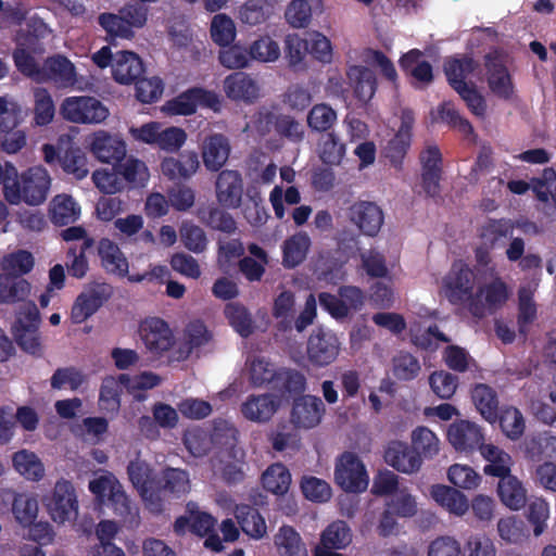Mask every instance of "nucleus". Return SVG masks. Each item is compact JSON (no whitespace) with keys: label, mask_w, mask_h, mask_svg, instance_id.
<instances>
[{"label":"nucleus","mask_w":556,"mask_h":556,"mask_svg":"<svg viewBox=\"0 0 556 556\" xmlns=\"http://www.w3.org/2000/svg\"><path fill=\"white\" fill-rule=\"evenodd\" d=\"M243 457L244 453L241 448L232 447L229 451H224L219 458L214 462V470L230 482L238 481L244 473L245 465Z\"/></svg>","instance_id":"39"},{"label":"nucleus","mask_w":556,"mask_h":556,"mask_svg":"<svg viewBox=\"0 0 556 556\" xmlns=\"http://www.w3.org/2000/svg\"><path fill=\"white\" fill-rule=\"evenodd\" d=\"M345 152V144L333 132L323 136L318 142V156L327 165H339Z\"/></svg>","instance_id":"59"},{"label":"nucleus","mask_w":556,"mask_h":556,"mask_svg":"<svg viewBox=\"0 0 556 556\" xmlns=\"http://www.w3.org/2000/svg\"><path fill=\"white\" fill-rule=\"evenodd\" d=\"M447 480L462 490H476L482 481V477L471 466L454 464L447 469Z\"/></svg>","instance_id":"58"},{"label":"nucleus","mask_w":556,"mask_h":556,"mask_svg":"<svg viewBox=\"0 0 556 556\" xmlns=\"http://www.w3.org/2000/svg\"><path fill=\"white\" fill-rule=\"evenodd\" d=\"M220 105L222 101L214 91L193 88L165 102L161 111L172 116L190 115L194 113L198 108H208L213 111H219Z\"/></svg>","instance_id":"11"},{"label":"nucleus","mask_w":556,"mask_h":556,"mask_svg":"<svg viewBox=\"0 0 556 556\" xmlns=\"http://www.w3.org/2000/svg\"><path fill=\"white\" fill-rule=\"evenodd\" d=\"M421 52L417 49L410 50L400 60L403 71L409 73L415 83L424 86L432 80V68L429 63L420 61Z\"/></svg>","instance_id":"50"},{"label":"nucleus","mask_w":556,"mask_h":556,"mask_svg":"<svg viewBox=\"0 0 556 556\" xmlns=\"http://www.w3.org/2000/svg\"><path fill=\"white\" fill-rule=\"evenodd\" d=\"M348 78L353 87L355 97L361 102L369 101L376 91V77L367 67L353 65L348 70Z\"/></svg>","instance_id":"41"},{"label":"nucleus","mask_w":556,"mask_h":556,"mask_svg":"<svg viewBox=\"0 0 556 556\" xmlns=\"http://www.w3.org/2000/svg\"><path fill=\"white\" fill-rule=\"evenodd\" d=\"M88 489L99 505L112 508L116 515L125 519L136 518L137 508L131 505L123 485L113 473L109 471L96 473L89 481Z\"/></svg>","instance_id":"5"},{"label":"nucleus","mask_w":556,"mask_h":556,"mask_svg":"<svg viewBox=\"0 0 556 556\" xmlns=\"http://www.w3.org/2000/svg\"><path fill=\"white\" fill-rule=\"evenodd\" d=\"M410 443L414 451L424 459L434 458L441 450V440L428 427L418 426L410 433Z\"/></svg>","instance_id":"42"},{"label":"nucleus","mask_w":556,"mask_h":556,"mask_svg":"<svg viewBox=\"0 0 556 556\" xmlns=\"http://www.w3.org/2000/svg\"><path fill=\"white\" fill-rule=\"evenodd\" d=\"M497 496L501 503L510 510L518 511L527 503V490L522 482L511 473L502 478L496 488Z\"/></svg>","instance_id":"34"},{"label":"nucleus","mask_w":556,"mask_h":556,"mask_svg":"<svg viewBox=\"0 0 556 556\" xmlns=\"http://www.w3.org/2000/svg\"><path fill=\"white\" fill-rule=\"evenodd\" d=\"M217 202L227 208L238 207L242 199V180L238 172L219 173L215 184Z\"/></svg>","instance_id":"26"},{"label":"nucleus","mask_w":556,"mask_h":556,"mask_svg":"<svg viewBox=\"0 0 556 556\" xmlns=\"http://www.w3.org/2000/svg\"><path fill=\"white\" fill-rule=\"evenodd\" d=\"M117 173L132 187H146L150 179V170L144 161L128 156L118 162Z\"/></svg>","instance_id":"47"},{"label":"nucleus","mask_w":556,"mask_h":556,"mask_svg":"<svg viewBox=\"0 0 556 556\" xmlns=\"http://www.w3.org/2000/svg\"><path fill=\"white\" fill-rule=\"evenodd\" d=\"M420 161L424 189L428 194L433 195L438 191L441 173V153L439 149L433 146L426 148L420 155Z\"/></svg>","instance_id":"38"},{"label":"nucleus","mask_w":556,"mask_h":556,"mask_svg":"<svg viewBox=\"0 0 556 556\" xmlns=\"http://www.w3.org/2000/svg\"><path fill=\"white\" fill-rule=\"evenodd\" d=\"M414 123V116L410 111L404 110L401 115V126L383 150L386 159L391 165L400 168L406 152L410 146V129Z\"/></svg>","instance_id":"24"},{"label":"nucleus","mask_w":556,"mask_h":556,"mask_svg":"<svg viewBox=\"0 0 556 556\" xmlns=\"http://www.w3.org/2000/svg\"><path fill=\"white\" fill-rule=\"evenodd\" d=\"M334 481L345 492L362 493L368 488L369 475L356 454L345 452L336 460Z\"/></svg>","instance_id":"10"},{"label":"nucleus","mask_w":556,"mask_h":556,"mask_svg":"<svg viewBox=\"0 0 556 556\" xmlns=\"http://www.w3.org/2000/svg\"><path fill=\"white\" fill-rule=\"evenodd\" d=\"M472 401L480 415L493 424L497 418V400L495 393L485 384H478L472 390Z\"/></svg>","instance_id":"56"},{"label":"nucleus","mask_w":556,"mask_h":556,"mask_svg":"<svg viewBox=\"0 0 556 556\" xmlns=\"http://www.w3.org/2000/svg\"><path fill=\"white\" fill-rule=\"evenodd\" d=\"M43 51V47L20 39L18 49L13 55L18 71L38 83L51 81L59 88L74 87L79 81L75 64L66 56L55 54L40 65L36 56Z\"/></svg>","instance_id":"1"},{"label":"nucleus","mask_w":556,"mask_h":556,"mask_svg":"<svg viewBox=\"0 0 556 556\" xmlns=\"http://www.w3.org/2000/svg\"><path fill=\"white\" fill-rule=\"evenodd\" d=\"M128 476L148 508L153 513L160 511V481L152 476L149 465L140 459L131 462L128 466Z\"/></svg>","instance_id":"16"},{"label":"nucleus","mask_w":556,"mask_h":556,"mask_svg":"<svg viewBox=\"0 0 556 556\" xmlns=\"http://www.w3.org/2000/svg\"><path fill=\"white\" fill-rule=\"evenodd\" d=\"M49 214L53 224L63 226L78 220L81 207L71 194L59 193L49 203Z\"/></svg>","instance_id":"37"},{"label":"nucleus","mask_w":556,"mask_h":556,"mask_svg":"<svg viewBox=\"0 0 556 556\" xmlns=\"http://www.w3.org/2000/svg\"><path fill=\"white\" fill-rule=\"evenodd\" d=\"M383 459L387 465L405 475H414L422 467L420 455L414 451L413 446L400 440L387 443Z\"/></svg>","instance_id":"19"},{"label":"nucleus","mask_w":556,"mask_h":556,"mask_svg":"<svg viewBox=\"0 0 556 556\" xmlns=\"http://www.w3.org/2000/svg\"><path fill=\"white\" fill-rule=\"evenodd\" d=\"M140 340L152 354L161 355L174 350L176 340L169 325L159 317H148L139 325Z\"/></svg>","instance_id":"14"},{"label":"nucleus","mask_w":556,"mask_h":556,"mask_svg":"<svg viewBox=\"0 0 556 556\" xmlns=\"http://www.w3.org/2000/svg\"><path fill=\"white\" fill-rule=\"evenodd\" d=\"M309 54L317 61L329 64L333 60V45L331 40L318 30L307 33Z\"/></svg>","instance_id":"63"},{"label":"nucleus","mask_w":556,"mask_h":556,"mask_svg":"<svg viewBox=\"0 0 556 556\" xmlns=\"http://www.w3.org/2000/svg\"><path fill=\"white\" fill-rule=\"evenodd\" d=\"M215 525L216 519L210 514L189 508L187 515L176 519L174 529L179 534L190 530L200 536L207 535L204 546L213 552H220L224 549L223 541L216 533H211Z\"/></svg>","instance_id":"12"},{"label":"nucleus","mask_w":556,"mask_h":556,"mask_svg":"<svg viewBox=\"0 0 556 556\" xmlns=\"http://www.w3.org/2000/svg\"><path fill=\"white\" fill-rule=\"evenodd\" d=\"M386 507H389L399 518H412L418 513L417 497L407 486H402L401 490L389 496Z\"/></svg>","instance_id":"53"},{"label":"nucleus","mask_w":556,"mask_h":556,"mask_svg":"<svg viewBox=\"0 0 556 556\" xmlns=\"http://www.w3.org/2000/svg\"><path fill=\"white\" fill-rule=\"evenodd\" d=\"M129 135L136 142L148 144L168 153L179 151L188 139L185 129L177 126H164L155 121L131 126Z\"/></svg>","instance_id":"6"},{"label":"nucleus","mask_w":556,"mask_h":556,"mask_svg":"<svg viewBox=\"0 0 556 556\" xmlns=\"http://www.w3.org/2000/svg\"><path fill=\"white\" fill-rule=\"evenodd\" d=\"M143 71L140 58L131 51H118L112 62V75L123 85L131 84Z\"/></svg>","instance_id":"36"},{"label":"nucleus","mask_w":556,"mask_h":556,"mask_svg":"<svg viewBox=\"0 0 556 556\" xmlns=\"http://www.w3.org/2000/svg\"><path fill=\"white\" fill-rule=\"evenodd\" d=\"M200 163L195 152L190 151L176 156L162 159L161 173L172 180L189 179L199 169Z\"/></svg>","instance_id":"29"},{"label":"nucleus","mask_w":556,"mask_h":556,"mask_svg":"<svg viewBox=\"0 0 556 556\" xmlns=\"http://www.w3.org/2000/svg\"><path fill=\"white\" fill-rule=\"evenodd\" d=\"M479 453L485 462L483 472L486 476L502 478L510 473L514 462L511 456L502 447L484 442L480 445Z\"/></svg>","instance_id":"30"},{"label":"nucleus","mask_w":556,"mask_h":556,"mask_svg":"<svg viewBox=\"0 0 556 556\" xmlns=\"http://www.w3.org/2000/svg\"><path fill=\"white\" fill-rule=\"evenodd\" d=\"M429 494L438 505L453 515L464 516L469 509L467 496L455 488L434 484L430 488Z\"/></svg>","instance_id":"33"},{"label":"nucleus","mask_w":556,"mask_h":556,"mask_svg":"<svg viewBox=\"0 0 556 556\" xmlns=\"http://www.w3.org/2000/svg\"><path fill=\"white\" fill-rule=\"evenodd\" d=\"M223 90L235 102L253 103L261 97V86L256 78L244 72H236L225 77Z\"/></svg>","instance_id":"20"},{"label":"nucleus","mask_w":556,"mask_h":556,"mask_svg":"<svg viewBox=\"0 0 556 556\" xmlns=\"http://www.w3.org/2000/svg\"><path fill=\"white\" fill-rule=\"evenodd\" d=\"M339 337L326 329L315 330L307 341V359L314 367H326L332 364L340 354Z\"/></svg>","instance_id":"15"},{"label":"nucleus","mask_w":556,"mask_h":556,"mask_svg":"<svg viewBox=\"0 0 556 556\" xmlns=\"http://www.w3.org/2000/svg\"><path fill=\"white\" fill-rule=\"evenodd\" d=\"M500 426L503 433L510 440L520 438L526 428L523 416L516 407H505L502 409Z\"/></svg>","instance_id":"64"},{"label":"nucleus","mask_w":556,"mask_h":556,"mask_svg":"<svg viewBox=\"0 0 556 556\" xmlns=\"http://www.w3.org/2000/svg\"><path fill=\"white\" fill-rule=\"evenodd\" d=\"M12 513L18 525L30 527L39 514L37 497L28 493L17 494L12 503Z\"/></svg>","instance_id":"49"},{"label":"nucleus","mask_w":556,"mask_h":556,"mask_svg":"<svg viewBox=\"0 0 556 556\" xmlns=\"http://www.w3.org/2000/svg\"><path fill=\"white\" fill-rule=\"evenodd\" d=\"M50 172L40 164L12 175L2 188L4 200L11 205L41 206L46 203L52 188Z\"/></svg>","instance_id":"2"},{"label":"nucleus","mask_w":556,"mask_h":556,"mask_svg":"<svg viewBox=\"0 0 556 556\" xmlns=\"http://www.w3.org/2000/svg\"><path fill=\"white\" fill-rule=\"evenodd\" d=\"M300 486L304 497L311 502L325 503L332 495L329 483L314 476H303Z\"/></svg>","instance_id":"62"},{"label":"nucleus","mask_w":556,"mask_h":556,"mask_svg":"<svg viewBox=\"0 0 556 556\" xmlns=\"http://www.w3.org/2000/svg\"><path fill=\"white\" fill-rule=\"evenodd\" d=\"M250 58L260 63H274L281 55L279 43L268 35H262L249 46Z\"/></svg>","instance_id":"54"},{"label":"nucleus","mask_w":556,"mask_h":556,"mask_svg":"<svg viewBox=\"0 0 556 556\" xmlns=\"http://www.w3.org/2000/svg\"><path fill=\"white\" fill-rule=\"evenodd\" d=\"M210 36L219 47L231 45L237 37V27L233 20L225 13L215 14L210 23Z\"/></svg>","instance_id":"51"},{"label":"nucleus","mask_w":556,"mask_h":556,"mask_svg":"<svg viewBox=\"0 0 556 556\" xmlns=\"http://www.w3.org/2000/svg\"><path fill=\"white\" fill-rule=\"evenodd\" d=\"M477 289L478 265L472 270L466 264L457 262L443 277L440 292L452 303L464 304L469 311Z\"/></svg>","instance_id":"8"},{"label":"nucleus","mask_w":556,"mask_h":556,"mask_svg":"<svg viewBox=\"0 0 556 556\" xmlns=\"http://www.w3.org/2000/svg\"><path fill=\"white\" fill-rule=\"evenodd\" d=\"M233 515L241 531L250 539L260 541L267 536V522L256 508L249 505H237Z\"/></svg>","instance_id":"32"},{"label":"nucleus","mask_w":556,"mask_h":556,"mask_svg":"<svg viewBox=\"0 0 556 556\" xmlns=\"http://www.w3.org/2000/svg\"><path fill=\"white\" fill-rule=\"evenodd\" d=\"M311 238L305 232H298L288 238L282 244V264L287 268H294L307 256L311 248Z\"/></svg>","instance_id":"43"},{"label":"nucleus","mask_w":556,"mask_h":556,"mask_svg":"<svg viewBox=\"0 0 556 556\" xmlns=\"http://www.w3.org/2000/svg\"><path fill=\"white\" fill-rule=\"evenodd\" d=\"M278 556H308L307 546L301 534L289 525H282L273 536Z\"/></svg>","instance_id":"31"},{"label":"nucleus","mask_w":556,"mask_h":556,"mask_svg":"<svg viewBox=\"0 0 556 556\" xmlns=\"http://www.w3.org/2000/svg\"><path fill=\"white\" fill-rule=\"evenodd\" d=\"M34 124L46 126L50 124L55 115V106L51 93L46 88L34 89Z\"/></svg>","instance_id":"55"},{"label":"nucleus","mask_w":556,"mask_h":556,"mask_svg":"<svg viewBox=\"0 0 556 556\" xmlns=\"http://www.w3.org/2000/svg\"><path fill=\"white\" fill-rule=\"evenodd\" d=\"M447 441L458 452L470 453L480 450L484 444L482 429L469 420H458L450 425L447 429Z\"/></svg>","instance_id":"21"},{"label":"nucleus","mask_w":556,"mask_h":556,"mask_svg":"<svg viewBox=\"0 0 556 556\" xmlns=\"http://www.w3.org/2000/svg\"><path fill=\"white\" fill-rule=\"evenodd\" d=\"M126 389V375L106 377L100 389L99 405L105 412H116L119 408V394Z\"/></svg>","instance_id":"48"},{"label":"nucleus","mask_w":556,"mask_h":556,"mask_svg":"<svg viewBox=\"0 0 556 556\" xmlns=\"http://www.w3.org/2000/svg\"><path fill=\"white\" fill-rule=\"evenodd\" d=\"M212 333L201 320H192L186 325L173 350V358L184 361L212 341Z\"/></svg>","instance_id":"18"},{"label":"nucleus","mask_w":556,"mask_h":556,"mask_svg":"<svg viewBox=\"0 0 556 556\" xmlns=\"http://www.w3.org/2000/svg\"><path fill=\"white\" fill-rule=\"evenodd\" d=\"M536 285L529 283L519 289V314L518 325L520 332L525 333L529 325H531L536 318V306L533 302V293Z\"/></svg>","instance_id":"60"},{"label":"nucleus","mask_w":556,"mask_h":556,"mask_svg":"<svg viewBox=\"0 0 556 556\" xmlns=\"http://www.w3.org/2000/svg\"><path fill=\"white\" fill-rule=\"evenodd\" d=\"M489 68V87L491 91L503 99H509L514 92L513 83L507 70L495 62H488Z\"/></svg>","instance_id":"57"},{"label":"nucleus","mask_w":556,"mask_h":556,"mask_svg":"<svg viewBox=\"0 0 556 556\" xmlns=\"http://www.w3.org/2000/svg\"><path fill=\"white\" fill-rule=\"evenodd\" d=\"M248 251L250 255L239 262L240 271L249 281H258L268 264L267 253L256 244L249 245Z\"/></svg>","instance_id":"46"},{"label":"nucleus","mask_w":556,"mask_h":556,"mask_svg":"<svg viewBox=\"0 0 556 556\" xmlns=\"http://www.w3.org/2000/svg\"><path fill=\"white\" fill-rule=\"evenodd\" d=\"M14 470L27 481L39 482L46 477L41 458L33 451L22 448L12 454Z\"/></svg>","instance_id":"35"},{"label":"nucleus","mask_w":556,"mask_h":556,"mask_svg":"<svg viewBox=\"0 0 556 556\" xmlns=\"http://www.w3.org/2000/svg\"><path fill=\"white\" fill-rule=\"evenodd\" d=\"M280 405V400L275 395H252L241 404L240 412L245 419L261 424L268 421Z\"/></svg>","instance_id":"27"},{"label":"nucleus","mask_w":556,"mask_h":556,"mask_svg":"<svg viewBox=\"0 0 556 556\" xmlns=\"http://www.w3.org/2000/svg\"><path fill=\"white\" fill-rule=\"evenodd\" d=\"M112 289L104 282H90L77 296L72 311L71 318L75 324H81L92 316L102 304L110 298Z\"/></svg>","instance_id":"17"},{"label":"nucleus","mask_w":556,"mask_h":556,"mask_svg":"<svg viewBox=\"0 0 556 556\" xmlns=\"http://www.w3.org/2000/svg\"><path fill=\"white\" fill-rule=\"evenodd\" d=\"M42 503L51 520L58 525L72 523L78 517L79 503L76 490L66 479H59L42 498Z\"/></svg>","instance_id":"7"},{"label":"nucleus","mask_w":556,"mask_h":556,"mask_svg":"<svg viewBox=\"0 0 556 556\" xmlns=\"http://www.w3.org/2000/svg\"><path fill=\"white\" fill-rule=\"evenodd\" d=\"M340 298L341 300L328 293H321L319 295L320 305L334 318L348 316L350 311L359 309L364 303L363 292L356 287L342 288L340 290Z\"/></svg>","instance_id":"22"},{"label":"nucleus","mask_w":556,"mask_h":556,"mask_svg":"<svg viewBox=\"0 0 556 556\" xmlns=\"http://www.w3.org/2000/svg\"><path fill=\"white\" fill-rule=\"evenodd\" d=\"M324 413L325 406L320 399L301 396L293 404L291 421L298 428L312 429L320 424Z\"/></svg>","instance_id":"25"},{"label":"nucleus","mask_w":556,"mask_h":556,"mask_svg":"<svg viewBox=\"0 0 556 556\" xmlns=\"http://www.w3.org/2000/svg\"><path fill=\"white\" fill-rule=\"evenodd\" d=\"M160 489L161 502L166 493L176 497L185 495L190 491L189 475L182 469L168 468L163 472Z\"/></svg>","instance_id":"52"},{"label":"nucleus","mask_w":556,"mask_h":556,"mask_svg":"<svg viewBox=\"0 0 556 556\" xmlns=\"http://www.w3.org/2000/svg\"><path fill=\"white\" fill-rule=\"evenodd\" d=\"M351 222L366 236H376L383 224L382 210L372 202L358 201L350 208Z\"/></svg>","instance_id":"23"},{"label":"nucleus","mask_w":556,"mask_h":556,"mask_svg":"<svg viewBox=\"0 0 556 556\" xmlns=\"http://www.w3.org/2000/svg\"><path fill=\"white\" fill-rule=\"evenodd\" d=\"M230 146L226 137L214 134L207 136L201 146V156L204 166L211 172L219 170L227 162Z\"/></svg>","instance_id":"28"},{"label":"nucleus","mask_w":556,"mask_h":556,"mask_svg":"<svg viewBox=\"0 0 556 556\" xmlns=\"http://www.w3.org/2000/svg\"><path fill=\"white\" fill-rule=\"evenodd\" d=\"M352 542V533L344 521L330 523L321 533L320 543L332 549L345 548Z\"/></svg>","instance_id":"61"},{"label":"nucleus","mask_w":556,"mask_h":556,"mask_svg":"<svg viewBox=\"0 0 556 556\" xmlns=\"http://www.w3.org/2000/svg\"><path fill=\"white\" fill-rule=\"evenodd\" d=\"M60 114L74 124L98 125L108 119L110 111L94 97L71 96L61 102Z\"/></svg>","instance_id":"9"},{"label":"nucleus","mask_w":556,"mask_h":556,"mask_svg":"<svg viewBox=\"0 0 556 556\" xmlns=\"http://www.w3.org/2000/svg\"><path fill=\"white\" fill-rule=\"evenodd\" d=\"M101 264L106 271L119 277L128 275V262L121 249L111 240L103 239L98 248Z\"/></svg>","instance_id":"40"},{"label":"nucleus","mask_w":556,"mask_h":556,"mask_svg":"<svg viewBox=\"0 0 556 556\" xmlns=\"http://www.w3.org/2000/svg\"><path fill=\"white\" fill-rule=\"evenodd\" d=\"M476 258L478 262V289L469 312L481 318L488 312L501 307L508 300L510 291L498 276L495 266L491 264L486 251L477 250Z\"/></svg>","instance_id":"3"},{"label":"nucleus","mask_w":556,"mask_h":556,"mask_svg":"<svg viewBox=\"0 0 556 556\" xmlns=\"http://www.w3.org/2000/svg\"><path fill=\"white\" fill-rule=\"evenodd\" d=\"M63 172L77 180H83L89 175V160L79 147H70L59 157Z\"/></svg>","instance_id":"45"},{"label":"nucleus","mask_w":556,"mask_h":556,"mask_svg":"<svg viewBox=\"0 0 556 556\" xmlns=\"http://www.w3.org/2000/svg\"><path fill=\"white\" fill-rule=\"evenodd\" d=\"M263 488L274 495H285L291 485V473L289 469L280 464L270 465L262 475Z\"/></svg>","instance_id":"44"},{"label":"nucleus","mask_w":556,"mask_h":556,"mask_svg":"<svg viewBox=\"0 0 556 556\" xmlns=\"http://www.w3.org/2000/svg\"><path fill=\"white\" fill-rule=\"evenodd\" d=\"M85 142L87 150L103 164L118 163L125 159L127 153L126 142L121 137L103 129L89 134Z\"/></svg>","instance_id":"13"},{"label":"nucleus","mask_w":556,"mask_h":556,"mask_svg":"<svg viewBox=\"0 0 556 556\" xmlns=\"http://www.w3.org/2000/svg\"><path fill=\"white\" fill-rule=\"evenodd\" d=\"M35 258L26 250L5 254L0 261V300L24 301L30 293V283L21 278L33 270Z\"/></svg>","instance_id":"4"}]
</instances>
